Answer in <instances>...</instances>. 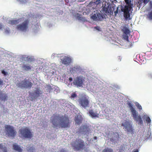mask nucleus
<instances>
[{
	"mask_svg": "<svg viewBox=\"0 0 152 152\" xmlns=\"http://www.w3.org/2000/svg\"><path fill=\"white\" fill-rule=\"evenodd\" d=\"M59 126L62 128H69L70 127V122L68 117L66 115L62 116L59 117Z\"/></svg>",
	"mask_w": 152,
	"mask_h": 152,
	"instance_id": "nucleus-1",
	"label": "nucleus"
},
{
	"mask_svg": "<svg viewBox=\"0 0 152 152\" xmlns=\"http://www.w3.org/2000/svg\"><path fill=\"white\" fill-rule=\"evenodd\" d=\"M70 144L74 150L77 151L83 150L85 148L84 142L80 139H77L71 142Z\"/></svg>",
	"mask_w": 152,
	"mask_h": 152,
	"instance_id": "nucleus-2",
	"label": "nucleus"
},
{
	"mask_svg": "<svg viewBox=\"0 0 152 152\" xmlns=\"http://www.w3.org/2000/svg\"><path fill=\"white\" fill-rule=\"evenodd\" d=\"M130 109L131 110L132 116L134 119L138 122L139 124H142L143 122L142 118L140 115H138L137 113L133 107V105L131 102H129L128 103Z\"/></svg>",
	"mask_w": 152,
	"mask_h": 152,
	"instance_id": "nucleus-3",
	"label": "nucleus"
},
{
	"mask_svg": "<svg viewBox=\"0 0 152 152\" xmlns=\"http://www.w3.org/2000/svg\"><path fill=\"white\" fill-rule=\"evenodd\" d=\"M19 132L21 137L23 138L31 139L33 136L32 132L27 127L20 129Z\"/></svg>",
	"mask_w": 152,
	"mask_h": 152,
	"instance_id": "nucleus-4",
	"label": "nucleus"
},
{
	"mask_svg": "<svg viewBox=\"0 0 152 152\" xmlns=\"http://www.w3.org/2000/svg\"><path fill=\"white\" fill-rule=\"evenodd\" d=\"M16 85L21 88L30 89L32 87L33 84L29 79H25L20 83H17Z\"/></svg>",
	"mask_w": 152,
	"mask_h": 152,
	"instance_id": "nucleus-5",
	"label": "nucleus"
},
{
	"mask_svg": "<svg viewBox=\"0 0 152 152\" xmlns=\"http://www.w3.org/2000/svg\"><path fill=\"white\" fill-rule=\"evenodd\" d=\"M5 127L6 134L8 136L14 137L15 136L17 132L13 126L6 125Z\"/></svg>",
	"mask_w": 152,
	"mask_h": 152,
	"instance_id": "nucleus-6",
	"label": "nucleus"
},
{
	"mask_svg": "<svg viewBox=\"0 0 152 152\" xmlns=\"http://www.w3.org/2000/svg\"><path fill=\"white\" fill-rule=\"evenodd\" d=\"M29 23V20H26L22 23L17 25L16 28L18 30L25 32L28 29Z\"/></svg>",
	"mask_w": 152,
	"mask_h": 152,
	"instance_id": "nucleus-7",
	"label": "nucleus"
},
{
	"mask_svg": "<svg viewBox=\"0 0 152 152\" xmlns=\"http://www.w3.org/2000/svg\"><path fill=\"white\" fill-rule=\"evenodd\" d=\"M78 102L80 106L85 109L89 107V102L88 98L86 96L81 97L79 99Z\"/></svg>",
	"mask_w": 152,
	"mask_h": 152,
	"instance_id": "nucleus-8",
	"label": "nucleus"
},
{
	"mask_svg": "<svg viewBox=\"0 0 152 152\" xmlns=\"http://www.w3.org/2000/svg\"><path fill=\"white\" fill-rule=\"evenodd\" d=\"M121 126L124 127V128L127 130L128 132H130L131 134L133 133L134 129L132 124L130 121H126L124 123H122Z\"/></svg>",
	"mask_w": 152,
	"mask_h": 152,
	"instance_id": "nucleus-9",
	"label": "nucleus"
},
{
	"mask_svg": "<svg viewBox=\"0 0 152 152\" xmlns=\"http://www.w3.org/2000/svg\"><path fill=\"white\" fill-rule=\"evenodd\" d=\"M42 93V91L40 90L39 88H35V90L33 92L30 93L29 94L33 99H36L37 97L40 96Z\"/></svg>",
	"mask_w": 152,
	"mask_h": 152,
	"instance_id": "nucleus-10",
	"label": "nucleus"
},
{
	"mask_svg": "<svg viewBox=\"0 0 152 152\" xmlns=\"http://www.w3.org/2000/svg\"><path fill=\"white\" fill-rule=\"evenodd\" d=\"M84 81V79L82 77H77L74 79L73 84L77 87H81L83 85Z\"/></svg>",
	"mask_w": 152,
	"mask_h": 152,
	"instance_id": "nucleus-11",
	"label": "nucleus"
},
{
	"mask_svg": "<svg viewBox=\"0 0 152 152\" xmlns=\"http://www.w3.org/2000/svg\"><path fill=\"white\" fill-rule=\"evenodd\" d=\"M103 15L102 13L96 12V13L91 14V18L95 21H101L103 19Z\"/></svg>",
	"mask_w": 152,
	"mask_h": 152,
	"instance_id": "nucleus-12",
	"label": "nucleus"
},
{
	"mask_svg": "<svg viewBox=\"0 0 152 152\" xmlns=\"http://www.w3.org/2000/svg\"><path fill=\"white\" fill-rule=\"evenodd\" d=\"M124 1L127 5L125 6L124 8H122L121 9V11L124 12H129V9L132 7L131 6L133 5L131 4V0H124Z\"/></svg>",
	"mask_w": 152,
	"mask_h": 152,
	"instance_id": "nucleus-13",
	"label": "nucleus"
},
{
	"mask_svg": "<svg viewBox=\"0 0 152 152\" xmlns=\"http://www.w3.org/2000/svg\"><path fill=\"white\" fill-rule=\"evenodd\" d=\"M61 61L62 64L67 66L71 63L72 59L69 57L64 56L61 59Z\"/></svg>",
	"mask_w": 152,
	"mask_h": 152,
	"instance_id": "nucleus-14",
	"label": "nucleus"
},
{
	"mask_svg": "<svg viewBox=\"0 0 152 152\" xmlns=\"http://www.w3.org/2000/svg\"><path fill=\"white\" fill-rule=\"evenodd\" d=\"M103 0H94V1L91 2L89 4V5L90 6H93V9H95L97 5L101 3Z\"/></svg>",
	"mask_w": 152,
	"mask_h": 152,
	"instance_id": "nucleus-15",
	"label": "nucleus"
},
{
	"mask_svg": "<svg viewBox=\"0 0 152 152\" xmlns=\"http://www.w3.org/2000/svg\"><path fill=\"white\" fill-rule=\"evenodd\" d=\"M83 119V116L81 115H79L76 116L75 118V121L76 122V124L78 125L80 124L82 122Z\"/></svg>",
	"mask_w": 152,
	"mask_h": 152,
	"instance_id": "nucleus-16",
	"label": "nucleus"
},
{
	"mask_svg": "<svg viewBox=\"0 0 152 152\" xmlns=\"http://www.w3.org/2000/svg\"><path fill=\"white\" fill-rule=\"evenodd\" d=\"M51 121L54 127L57 126V116L56 115H53L51 117Z\"/></svg>",
	"mask_w": 152,
	"mask_h": 152,
	"instance_id": "nucleus-17",
	"label": "nucleus"
},
{
	"mask_svg": "<svg viewBox=\"0 0 152 152\" xmlns=\"http://www.w3.org/2000/svg\"><path fill=\"white\" fill-rule=\"evenodd\" d=\"M8 96L5 94L3 93L2 91H0V99L4 102L7 100Z\"/></svg>",
	"mask_w": 152,
	"mask_h": 152,
	"instance_id": "nucleus-18",
	"label": "nucleus"
},
{
	"mask_svg": "<svg viewBox=\"0 0 152 152\" xmlns=\"http://www.w3.org/2000/svg\"><path fill=\"white\" fill-rule=\"evenodd\" d=\"M20 19L17 20H10L8 21V23L12 25H16L20 22Z\"/></svg>",
	"mask_w": 152,
	"mask_h": 152,
	"instance_id": "nucleus-19",
	"label": "nucleus"
},
{
	"mask_svg": "<svg viewBox=\"0 0 152 152\" xmlns=\"http://www.w3.org/2000/svg\"><path fill=\"white\" fill-rule=\"evenodd\" d=\"M13 148L14 150L18 152H22L23 151V149L18 145L14 144L13 145Z\"/></svg>",
	"mask_w": 152,
	"mask_h": 152,
	"instance_id": "nucleus-20",
	"label": "nucleus"
},
{
	"mask_svg": "<svg viewBox=\"0 0 152 152\" xmlns=\"http://www.w3.org/2000/svg\"><path fill=\"white\" fill-rule=\"evenodd\" d=\"M32 67L28 64H23L22 66V68L23 70L25 71L31 70Z\"/></svg>",
	"mask_w": 152,
	"mask_h": 152,
	"instance_id": "nucleus-21",
	"label": "nucleus"
},
{
	"mask_svg": "<svg viewBox=\"0 0 152 152\" xmlns=\"http://www.w3.org/2000/svg\"><path fill=\"white\" fill-rule=\"evenodd\" d=\"M90 115L92 117H98L99 114L96 112H95L93 111L92 110H90L89 111Z\"/></svg>",
	"mask_w": 152,
	"mask_h": 152,
	"instance_id": "nucleus-22",
	"label": "nucleus"
},
{
	"mask_svg": "<svg viewBox=\"0 0 152 152\" xmlns=\"http://www.w3.org/2000/svg\"><path fill=\"white\" fill-rule=\"evenodd\" d=\"M23 60L28 62H31L32 61V58L29 57L28 56H23L22 57Z\"/></svg>",
	"mask_w": 152,
	"mask_h": 152,
	"instance_id": "nucleus-23",
	"label": "nucleus"
},
{
	"mask_svg": "<svg viewBox=\"0 0 152 152\" xmlns=\"http://www.w3.org/2000/svg\"><path fill=\"white\" fill-rule=\"evenodd\" d=\"M87 129V127L86 126H82L80 127L79 129V130L78 132H84L85 131V129Z\"/></svg>",
	"mask_w": 152,
	"mask_h": 152,
	"instance_id": "nucleus-24",
	"label": "nucleus"
},
{
	"mask_svg": "<svg viewBox=\"0 0 152 152\" xmlns=\"http://www.w3.org/2000/svg\"><path fill=\"white\" fill-rule=\"evenodd\" d=\"M124 33L126 35L129 34L130 31L126 27H124L123 29Z\"/></svg>",
	"mask_w": 152,
	"mask_h": 152,
	"instance_id": "nucleus-25",
	"label": "nucleus"
},
{
	"mask_svg": "<svg viewBox=\"0 0 152 152\" xmlns=\"http://www.w3.org/2000/svg\"><path fill=\"white\" fill-rule=\"evenodd\" d=\"M124 16L126 20L128 19H129V20L130 19V18H129L130 17V15L129 12H124Z\"/></svg>",
	"mask_w": 152,
	"mask_h": 152,
	"instance_id": "nucleus-26",
	"label": "nucleus"
},
{
	"mask_svg": "<svg viewBox=\"0 0 152 152\" xmlns=\"http://www.w3.org/2000/svg\"><path fill=\"white\" fill-rule=\"evenodd\" d=\"M102 152H113V150L111 148H107L104 149Z\"/></svg>",
	"mask_w": 152,
	"mask_h": 152,
	"instance_id": "nucleus-27",
	"label": "nucleus"
},
{
	"mask_svg": "<svg viewBox=\"0 0 152 152\" xmlns=\"http://www.w3.org/2000/svg\"><path fill=\"white\" fill-rule=\"evenodd\" d=\"M144 118L145 119L146 121L148 123H150L151 122V120L149 117L146 116H144Z\"/></svg>",
	"mask_w": 152,
	"mask_h": 152,
	"instance_id": "nucleus-28",
	"label": "nucleus"
},
{
	"mask_svg": "<svg viewBox=\"0 0 152 152\" xmlns=\"http://www.w3.org/2000/svg\"><path fill=\"white\" fill-rule=\"evenodd\" d=\"M148 17L150 19L152 20V10L149 13L148 15Z\"/></svg>",
	"mask_w": 152,
	"mask_h": 152,
	"instance_id": "nucleus-29",
	"label": "nucleus"
},
{
	"mask_svg": "<svg viewBox=\"0 0 152 152\" xmlns=\"http://www.w3.org/2000/svg\"><path fill=\"white\" fill-rule=\"evenodd\" d=\"M77 96V95L75 93H73L71 94V98L76 97Z\"/></svg>",
	"mask_w": 152,
	"mask_h": 152,
	"instance_id": "nucleus-30",
	"label": "nucleus"
},
{
	"mask_svg": "<svg viewBox=\"0 0 152 152\" xmlns=\"http://www.w3.org/2000/svg\"><path fill=\"white\" fill-rule=\"evenodd\" d=\"M77 19L78 20L81 21H84V19L82 17H80V16H78L77 17Z\"/></svg>",
	"mask_w": 152,
	"mask_h": 152,
	"instance_id": "nucleus-31",
	"label": "nucleus"
},
{
	"mask_svg": "<svg viewBox=\"0 0 152 152\" xmlns=\"http://www.w3.org/2000/svg\"><path fill=\"white\" fill-rule=\"evenodd\" d=\"M136 106H137V108L140 110H141L142 109V107L141 105L139 103H137L136 104Z\"/></svg>",
	"mask_w": 152,
	"mask_h": 152,
	"instance_id": "nucleus-32",
	"label": "nucleus"
},
{
	"mask_svg": "<svg viewBox=\"0 0 152 152\" xmlns=\"http://www.w3.org/2000/svg\"><path fill=\"white\" fill-rule=\"evenodd\" d=\"M152 56V54L151 53L148 54L147 56V58L148 59H151Z\"/></svg>",
	"mask_w": 152,
	"mask_h": 152,
	"instance_id": "nucleus-33",
	"label": "nucleus"
},
{
	"mask_svg": "<svg viewBox=\"0 0 152 152\" xmlns=\"http://www.w3.org/2000/svg\"><path fill=\"white\" fill-rule=\"evenodd\" d=\"M1 73L3 74L5 76L7 74V72H5L4 70H3L1 72Z\"/></svg>",
	"mask_w": 152,
	"mask_h": 152,
	"instance_id": "nucleus-34",
	"label": "nucleus"
},
{
	"mask_svg": "<svg viewBox=\"0 0 152 152\" xmlns=\"http://www.w3.org/2000/svg\"><path fill=\"white\" fill-rule=\"evenodd\" d=\"M34 148L33 147H31L28 150L29 152H33Z\"/></svg>",
	"mask_w": 152,
	"mask_h": 152,
	"instance_id": "nucleus-35",
	"label": "nucleus"
},
{
	"mask_svg": "<svg viewBox=\"0 0 152 152\" xmlns=\"http://www.w3.org/2000/svg\"><path fill=\"white\" fill-rule=\"evenodd\" d=\"M59 152H68L65 149H62Z\"/></svg>",
	"mask_w": 152,
	"mask_h": 152,
	"instance_id": "nucleus-36",
	"label": "nucleus"
},
{
	"mask_svg": "<svg viewBox=\"0 0 152 152\" xmlns=\"http://www.w3.org/2000/svg\"><path fill=\"white\" fill-rule=\"evenodd\" d=\"M5 148H6L5 147H4V146L2 143L0 144V149H3V148L4 149Z\"/></svg>",
	"mask_w": 152,
	"mask_h": 152,
	"instance_id": "nucleus-37",
	"label": "nucleus"
},
{
	"mask_svg": "<svg viewBox=\"0 0 152 152\" xmlns=\"http://www.w3.org/2000/svg\"><path fill=\"white\" fill-rule=\"evenodd\" d=\"M118 13V8H117V10L114 12V15L115 16H116Z\"/></svg>",
	"mask_w": 152,
	"mask_h": 152,
	"instance_id": "nucleus-38",
	"label": "nucleus"
},
{
	"mask_svg": "<svg viewBox=\"0 0 152 152\" xmlns=\"http://www.w3.org/2000/svg\"><path fill=\"white\" fill-rule=\"evenodd\" d=\"M142 0L143 1V3L145 4H147L148 2V1H149L148 0Z\"/></svg>",
	"mask_w": 152,
	"mask_h": 152,
	"instance_id": "nucleus-39",
	"label": "nucleus"
},
{
	"mask_svg": "<svg viewBox=\"0 0 152 152\" xmlns=\"http://www.w3.org/2000/svg\"><path fill=\"white\" fill-rule=\"evenodd\" d=\"M3 84V81L1 79H0V85H1Z\"/></svg>",
	"mask_w": 152,
	"mask_h": 152,
	"instance_id": "nucleus-40",
	"label": "nucleus"
},
{
	"mask_svg": "<svg viewBox=\"0 0 152 152\" xmlns=\"http://www.w3.org/2000/svg\"><path fill=\"white\" fill-rule=\"evenodd\" d=\"M72 77H70L69 78V81L70 82H72Z\"/></svg>",
	"mask_w": 152,
	"mask_h": 152,
	"instance_id": "nucleus-41",
	"label": "nucleus"
},
{
	"mask_svg": "<svg viewBox=\"0 0 152 152\" xmlns=\"http://www.w3.org/2000/svg\"><path fill=\"white\" fill-rule=\"evenodd\" d=\"M133 152H138V151L137 149H136Z\"/></svg>",
	"mask_w": 152,
	"mask_h": 152,
	"instance_id": "nucleus-42",
	"label": "nucleus"
},
{
	"mask_svg": "<svg viewBox=\"0 0 152 152\" xmlns=\"http://www.w3.org/2000/svg\"><path fill=\"white\" fill-rule=\"evenodd\" d=\"M2 28V25L1 24H0V30Z\"/></svg>",
	"mask_w": 152,
	"mask_h": 152,
	"instance_id": "nucleus-43",
	"label": "nucleus"
},
{
	"mask_svg": "<svg viewBox=\"0 0 152 152\" xmlns=\"http://www.w3.org/2000/svg\"><path fill=\"white\" fill-rule=\"evenodd\" d=\"M94 140H96L97 139V137H96V136H95L94 138Z\"/></svg>",
	"mask_w": 152,
	"mask_h": 152,
	"instance_id": "nucleus-44",
	"label": "nucleus"
},
{
	"mask_svg": "<svg viewBox=\"0 0 152 152\" xmlns=\"http://www.w3.org/2000/svg\"><path fill=\"white\" fill-rule=\"evenodd\" d=\"M4 152H7V151H6V150H4Z\"/></svg>",
	"mask_w": 152,
	"mask_h": 152,
	"instance_id": "nucleus-45",
	"label": "nucleus"
},
{
	"mask_svg": "<svg viewBox=\"0 0 152 152\" xmlns=\"http://www.w3.org/2000/svg\"><path fill=\"white\" fill-rule=\"evenodd\" d=\"M20 1H23V0H19Z\"/></svg>",
	"mask_w": 152,
	"mask_h": 152,
	"instance_id": "nucleus-46",
	"label": "nucleus"
}]
</instances>
